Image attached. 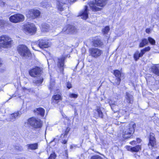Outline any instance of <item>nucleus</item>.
<instances>
[{
    "label": "nucleus",
    "mask_w": 159,
    "mask_h": 159,
    "mask_svg": "<svg viewBox=\"0 0 159 159\" xmlns=\"http://www.w3.org/2000/svg\"><path fill=\"white\" fill-rule=\"evenodd\" d=\"M2 64L1 61V59H0V67H2Z\"/></svg>",
    "instance_id": "nucleus-52"
},
{
    "label": "nucleus",
    "mask_w": 159,
    "mask_h": 159,
    "mask_svg": "<svg viewBox=\"0 0 159 159\" xmlns=\"http://www.w3.org/2000/svg\"><path fill=\"white\" fill-rule=\"evenodd\" d=\"M16 149H18V150H19V148H17V147H16Z\"/></svg>",
    "instance_id": "nucleus-56"
},
{
    "label": "nucleus",
    "mask_w": 159,
    "mask_h": 159,
    "mask_svg": "<svg viewBox=\"0 0 159 159\" xmlns=\"http://www.w3.org/2000/svg\"><path fill=\"white\" fill-rule=\"evenodd\" d=\"M121 81V79L120 78H116L115 82L114 83L112 82L113 85H118L120 84Z\"/></svg>",
    "instance_id": "nucleus-35"
},
{
    "label": "nucleus",
    "mask_w": 159,
    "mask_h": 159,
    "mask_svg": "<svg viewBox=\"0 0 159 159\" xmlns=\"http://www.w3.org/2000/svg\"><path fill=\"white\" fill-rule=\"evenodd\" d=\"M73 148V145H71L70 147V149H72Z\"/></svg>",
    "instance_id": "nucleus-53"
},
{
    "label": "nucleus",
    "mask_w": 159,
    "mask_h": 159,
    "mask_svg": "<svg viewBox=\"0 0 159 159\" xmlns=\"http://www.w3.org/2000/svg\"><path fill=\"white\" fill-rule=\"evenodd\" d=\"M146 52L145 51L144 49H142L140 51V52H139L140 56H141L142 57Z\"/></svg>",
    "instance_id": "nucleus-42"
},
{
    "label": "nucleus",
    "mask_w": 159,
    "mask_h": 159,
    "mask_svg": "<svg viewBox=\"0 0 159 159\" xmlns=\"http://www.w3.org/2000/svg\"><path fill=\"white\" fill-rule=\"evenodd\" d=\"M24 17L20 14H16L11 16L9 18L10 20L12 22L17 23L24 20Z\"/></svg>",
    "instance_id": "nucleus-10"
},
{
    "label": "nucleus",
    "mask_w": 159,
    "mask_h": 159,
    "mask_svg": "<svg viewBox=\"0 0 159 159\" xmlns=\"http://www.w3.org/2000/svg\"><path fill=\"white\" fill-rule=\"evenodd\" d=\"M102 108L99 107H97L96 109H95V114L94 115V117L96 118H98L100 117L101 118H103V114L102 111Z\"/></svg>",
    "instance_id": "nucleus-15"
},
{
    "label": "nucleus",
    "mask_w": 159,
    "mask_h": 159,
    "mask_svg": "<svg viewBox=\"0 0 159 159\" xmlns=\"http://www.w3.org/2000/svg\"><path fill=\"white\" fill-rule=\"evenodd\" d=\"M88 7L86 6L85 7L84 10L80 12L79 16H80L81 18L84 20L86 19L88 17Z\"/></svg>",
    "instance_id": "nucleus-13"
},
{
    "label": "nucleus",
    "mask_w": 159,
    "mask_h": 159,
    "mask_svg": "<svg viewBox=\"0 0 159 159\" xmlns=\"http://www.w3.org/2000/svg\"><path fill=\"white\" fill-rule=\"evenodd\" d=\"M136 125L133 122L129 124H124L122 126L121 130L122 131V136L124 139H128L130 138L134 131V128Z\"/></svg>",
    "instance_id": "nucleus-1"
},
{
    "label": "nucleus",
    "mask_w": 159,
    "mask_h": 159,
    "mask_svg": "<svg viewBox=\"0 0 159 159\" xmlns=\"http://www.w3.org/2000/svg\"><path fill=\"white\" fill-rule=\"evenodd\" d=\"M70 130V128L69 127H67L65 132V133L64 134V136H66V134H68V133L69 132V131Z\"/></svg>",
    "instance_id": "nucleus-44"
},
{
    "label": "nucleus",
    "mask_w": 159,
    "mask_h": 159,
    "mask_svg": "<svg viewBox=\"0 0 159 159\" xmlns=\"http://www.w3.org/2000/svg\"><path fill=\"white\" fill-rule=\"evenodd\" d=\"M156 141L155 135L153 133H150L149 137V143L148 145L149 148H152L156 145Z\"/></svg>",
    "instance_id": "nucleus-11"
},
{
    "label": "nucleus",
    "mask_w": 159,
    "mask_h": 159,
    "mask_svg": "<svg viewBox=\"0 0 159 159\" xmlns=\"http://www.w3.org/2000/svg\"><path fill=\"white\" fill-rule=\"evenodd\" d=\"M17 159H25L24 158H18Z\"/></svg>",
    "instance_id": "nucleus-54"
},
{
    "label": "nucleus",
    "mask_w": 159,
    "mask_h": 159,
    "mask_svg": "<svg viewBox=\"0 0 159 159\" xmlns=\"http://www.w3.org/2000/svg\"><path fill=\"white\" fill-rule=\"evenodd\" d=\"M52 28V26L51 25L48 24H45L43 26L42 30L44 32H47L51 30Z\"/></svg>",
    "instance_id": "nucleus-24"
},
{
    "label": "nucleus",
    "mask_w": 159,
    "mask_h": 159,
    "mask_svg": "<svg viewBox=\"0 0 159 159\" xmlns=\"http://www.w3.org/2000/svg\"><path fill=\"white\" fill-rule=\"evenodd\" d=\"M56 156L55 153L54 152H53L50 155L48 159H55Z\"/></svg>",
    "instance_id": "nucleus-39"
},
{
    "label": "nucleus",
    "mask_w": 159,
    "mask_h": 159,
    "mask_svg": "<svg viewBox=\"0 0 159 159\" xmlns=\"http://www.w3.org/2000/svg\"><path fill=\"white\" fill-rule=\"evenodd\" d=\"M34 112L37 113L38 115L43 117L44 115L45 110L43 108L39 107L36 109V110H35Z\"/></svg>",
    "instance_id": "nucleus-23"
},
{
    "label": "nucleus",
    "mask_w": 159,
    "mask_h": 159,
    "mask_svg": "<svg viewBox=\"0 0 159 159\" xmlns=\"http://www.w3.org/2000/svg\"><path fill=\"white\" fill-rule=\"evenodd\" d=\"M148 44V40L146 39H142L141 42L140 43L139 47V48H143Z\"/></svg>",
    "instance_id": "nucleus-28"
},
{
    "label": "nucleus",
    "mask_w": 159,
    "mask_h": 159,
    "mask_svg": "<svg viewBox=\"0 0 159 159\" xmlns=\"http://www.w3.org/2000/svg\"><path fill=\"white\" fill-rule=\"evenodd\" d=\"M28 123L35 128H40L42 125V122L40 119L34 117L29 119L28 120Z\"/></svg>",
    "instance_id": "nucleus-6"
},
{
    "label": "nucleus",
    "mask_w": 159,
    "mask_h": 159,
    "mask_svg": "<svg viewBox=\"0 0 159 159\" xmlns=\"http://www.w3.org/2000/svg\"><path fill=\"white\" fill-rule=\"evenodd\" d=\"M151 30L150 29L148 28L146 30V32L147 33H149L151 31Z\"/></svg>",
    "instance_id": "nucleus-49"
},
{
    "label": "nucleus",
    "mask_w": 159,
    "mask_h": 159,
    "mask_svg": "<svg viewBox=\"0 0 159 159\" xmlns=\"http://www.w3.org/2000/svg\"><path fill=\"white\" fill-rule=\"evenodd\" d=\"M109 104L110 105L111 107L112 108V107H113V105H116L117 104V103L116 102H113L111 101L109 102Z\"/></svg>",
    "instance_id": "nucleus-41"
},
{
    "label": "nucleus",
    "mask_w": 159,
    "mask_h": 159,
    "mask_svg": "<svg viewBox=\"0 0 159 159\" xmlns=\"http://www.w3.org/2000/svg\"><path fill=\"white\" fill-rule=\"evenodd\" d=\"M114 74L116 78H120L121 76L120 72L117 70L114 71Z\"/></svg>",
    "instance_id": "nucleus-32"
},
{
    "label": "nucleus",
    "mask_w": 159,
    "mask_h": 159,
    "mask_svg": "<svg viewBox=\"0 0 159 159\" xmlns=\"http://www.w3.org/2000/svg\"><path fill=\"white\" fill-rule=\"evenodd\" d=\"M24 30L26 33L33 34L36 33V29L34 24L28 23L24 25Z\"/></svg>",
    "instance_id": "nucleus-5"
},
{
    "label": "nucleus",
    "mask_w": 159,
    "mask_h": 159,
    "mask_svg": "<svg viewBox=\"0 0 159 159\" xmlns=\"http://www.w3.org/2000/svg\"><path fill=\"white\" fill-rule=\"evenodd\" d=\"M39 42L38 46L41 49H43L44 48H47L49 46L48 42L46 40L40 39L39 40Z\"/></svg>",
    "instance_id": "nucleus-14"
},
{
    "label": "nucleus",
    "mask_w": 159,
    "mask_h": 159,
    "mask_svg": "<svg viewBox=\"0 0 159 159\" xmlns=\"http://www.w3.org/2000/svg\"><path fill=\"white\" fill-rule=\"evenodd\" d=\"M21 112L20 111H18L16 112H15L11 114L10 116V121H13L15 119L20 116L21 114Z\"/></svg>",
    "instance_id": "nucleus-21"
},
{
    "label": "nucleus",
    "mask_w": 159,
    "mask_h": 159,
    "mask_svg": "<svg viewBox=\"0 0 159 159\" xmlns=\"http://www.w3.org/2000/svg\"><path fill=\"white\" fill-rule=\"evenodd\" d=\"M110 30V28L108 26H106L102 30V33L104 35L107 34Z\"/></svg>",
    "instance_id": "nucleus-31"
},
{
    "label": "nucleus",
    "mask_w": 159,
    "mask_h": 159,
    "mask_svg": "<svg viewBox=\"0 0 159 159\" xmlns=\"http://www.w3.org/2000/svg\"><path fill=\"white\" fill-rule=\"evenodd\" d=\"M89 52L90 56L96 58L99 57L103 52L102 50L95 48H89Z\"/></svg>",
    "instance_id": "nucleus-7"
},
{
    "label": "nucleus",
    "mask_w": 159,
    "mask_h": 159,
    "mask_svg": "<svg viewBox=\"0 0 159 159\" xmlns=\"http://www.w3.org/2000/svg\"><path fill=\"white\" fill-rule=\"evenodd\" d=\"M17 51L19 54L22 57L26 58L30 57L31 53L27 47L25 45H20L17 48Z\"/></svg>",
    "instance_id": "nucleus-4"
},
{
    "label": "nucleus",
    "mask_w": 159,
    "mask_h": 159,
    "mask_svg": "<svg viewBox=\"0 0 159 159\" xmlns=\"http://www.w3.org/2000/svg\"><path fill=\"white\" fill-rule=\"evenodd\" d=\"M26 147L28 151H34L38 149V143L29 144L26 145Z\"/></svg>",
    "instance_id": "nucleus-16"
},
{
    "label": "nucleus",
    "mask_w": 159,
    "mask_h": 159,
    "mask_svg": "<svg viewBox=\"0 0 159 159\" xmlns=\"http://www.w3.org/2000/svg\"><path fill=\"white\" fill-rule=\"evenodd\" d=\"M66 87L68 89L71 88L72 86L71 83L69 82H67L66 83Z\"/></svg>",
    "instance_id": "nucleus-43"
},
{
    "label": "nucleus",
    "mask_w": 159,
    "mask_h": 159,
    "mask_svg": "<svg viewBox=\"0 0 159 159\" xmlns=\"http://www.w3.org/2000/svg\"><path fill=\"white\" fill-rule=\"evenodd\" d=\"M157 159H159V157H158L157 158Z\"/></svg>",
    "instance_id": "nucleus-58"
},
{
    "label": "nucleus",
    "mask_w": 159,
    "mask_h": 159,
    "mask_svg": "<svg viewBox=\"0 0 159 159\" xmlns=\"http://www.w3.org/2000/svg\"><path fill=\"white\" fill-rule=\"evenodd\" d=\"M13 96H12V97H11V98L9 99H11V98H12V97H13Z\"/></svg>",
    "instance_id": "nucleus-57"
},
{
    "label": "nucleus",
    "mask_w": 159,
    "mask_h": 159,
    "mask_svg": "<svg viewBox=\"0 0 159 159\" xmlns=\"http://www.w3.org/2000/svg\"><path fill=\"white\" fill-rule=\"evenodd\" d=\"M151 70L153 73L159 76V66H153L151 68Z\"/></svg>",
    "instance_id": "nucleus-22"
},
{
    "label": "nucleus",
    "mask_w": 159,
    "mask_h": 159,
    "mask_svg": "<svg viewBox=\"0 0 159 159\" xmlns=\"http://www.w3.org/2000/svg\"><path fill=\"white\" fill-rule=\"evenodd\" d=\"M43 81V78L42 77L36 78L33 80V83L37 85H39L41 84Z\"/></svg>",
    "instance_id": "nucleus-26"
},
{
    "label": "nucleus",
    "mask_w": 159,
    "mask_h": 159,
    "mask_svg": "<svg viewBox=\"0 0 159 159\" xmlns=\"http://www.w3.org/2000/svg\"><path fill=\"white\" fill-rule=\"evenodd\" d=\"M3 70H4V69H3Z\"/></svg>",
    "instance_id": "nucleus-59"
},
{
    "label": "nucleus",
    "mask_w": 159,
    "mask_h": 159,
    "mask_svg": "<svg viewBox=\"0 0 159 159\" xmlns=\"http://www.w3.org/2000/svg\"><path fill=\"white\" fill-rule=\"evenodd\" d=\"M41 71V69L39 67H36L30 70L29 71V74L31 76L35 77L40 74Z\"/></svg>",
    "instance_id": "nucleus-12"
},
{
    "label": "nucleus",
    "mask_w": 159,
    "mask_h": 159,
    "mask_svg": "<svg viewBox=\"0 0 159 159\" xmlns=\"http://www.w3.org/2000/svg\"><path fill=\"white\" fill-rule=\"evenodd\" d=\"M32 48H33V49H34V50H37L35 49L34 47H32Z\"/></svg>",
    "instance_id": "nucleus-55"
},
{
    "label": "nucleus",
    "mask_w": 159,
    "mask_h": 159,
    "mask_svg": "<svg viewBox=\"0 0 159 159\" xmlns=\"http://www.w3.org/2000/svg\"><path fill=\"white\" fill-rule=\"evenodd\" d=\"M57 2V7L58 9L61 11H63L64 10V8L63 7V4H61V3L62 4H64L62 3V2H64V0H56Z\"/></svg>",
    "instance_id": "nucleus-25"
},
{
    "label": "nucleus",
    "mask_w": 159,
    "mask_h": 159,
    "mask_svg": "<svg viewBox=\"0 0 159 159\" xmlns=\"http://www.w3.org/2000/svg\"><path fill=\"white\" fill-rule=\"evenodd\" d=\"M148 42H149L152 45H154L155 44V41L152 38L150 37H148Z\"/></svg>",
    "instance_id": "nucleus-34"
},
{
    "label": "nucleus",
    "mask_w": 159,
    "mask_h": 159,
    "mask_svg": "<svg viewBox=\"0 0 159 159\" xmlns=\"http://www.w3.org/2000/svg\"><path fill=\"white\" fill-rule=\"evenodd\" d=\"M140 57H141L140 55L139 51H137L136 52L134 55V57L135 60L137 61Z\"/></svg>",
    "instance_id": "nucleus-30"
},
{
    "label": "nucleus",
    "mask_w": 159,
    "mask_h": 159,
    "mask_svg": "<svg viewBox=\"0 0 159 159\" xmlns=\"http://www.w3.org/2000/svg\"><path fill=\"white\" fill-rule=\"evenodd\" d=\"M76 0H67L66 1H64L62 2V3L66 4L68 3H71V2H74L76 1Z\"/></svg>",
    "instance_id": "nucleus-40"
},
{
    "label": "nucleus",
    "mask_w": 159,
    "mask_h": 159,
    "mask_svg": "<svg viewBox=\"0 0 159 159\" xmlns=\"http://www.w3.org/2000/svg\"><path fill=\"white\" fill-rule=\"evenodd\" d=\"M125 99L127 102L129 103L132 104L133 102V96L128 92L125 93Z\"/></svg>",
    "instance_id": "nucleus-17"
},
{
    "label": "nucleus",
    "mask_w": 159,
    "mask_h": 159,
    "mask_svg": "<svg viewBox=\"0 0 159 159\" xmlns=\"http://www.w3.org/2000/svg\"><path fill=\"white\" fill-rule=\"evenodd\" d=\"M136 141H133L130 143L131 144L133 145L135 143Z\"/></svg>",
    "instance_id": "nucleus-50"
},
{
    "label": "nucleus",
    "mask_w": 159,
    "mask_h": 159,
    "mask_svg": "<svg viewBox=\"0 0 159 159\" xmlns=\"http://www.w3.org/2000/svg\"><path fill=\"white\" fill-rule=\"evenodd\" d=\"M55 85V82L54 80L52 79L50 80V87L49 89L51 90L52 89V87L53 86Z\"/></svg>",
    "instance_id": "nucleus-37"
},
{
    "label": "nucleus",
    "mask_w": 159,
    "mask_h": 159,
    "mask_svg": "<svg viewBox=\"0 0 159 159\" xmlns=\"http://www.w3.org/2000/svg\"><path fill=\"white\" fill-rule=\"evenodd\" d=\"M69 97L70 98H76L78 97V94L75 93H70L69 95Z\"/></svg>",
    "instance_id": "nucleus-36"
},
{
    "label": "nucleus",
    "mask_w": 159,
    "mask_h": 159,
    "mask_svg": "<svg viewBox=\"0 0 159 159\" xmlns=\"http://www.w3.org/2000/svg\"><path fill=\"white\" fill-rule=\"evenodd\" d=\"M69 27H70L69 30L70 34H73L77 32V29L74 26L69 25Z\"/></svg>",
    "instance_id": "nucleus-29"
},
{
    "label": "nucleus",
    "mask_w": 159,
    "mask_h": 159,
    "mask_svg": "<svg viewBox=\"0 0 159 159\" xmlns=\"http://www.w3.org/2000/svg\"><path fill=\"white\" fill-rule=\"evenodd\" d=\"M12 41L11 39L7 35H2L0 37V46L2 48L11 47Z\"/></svg>",
    "instance_id": "nucleus-2"
},
{
    "label": "nucleus",
    "mask_w": 159,
    "mask_h": 159,
    "mask_svg": "<svg viewBox=\"0 0 159 159\" xmlns=\"http://www.w3.org/2000/svg\"><path fill=\"white\" fill-rule=\"evenodd\" d=\"M91 159H103V158L99 155H95L92 157Z\"/></svg>",
    "instance_id": "nucleus-38"
},
{
    "label": "nucleus",
    "mask_w": 159,
    "mask_h": 159,
    "mask_svg": "<svg viewBox=\"0 0 159 159\" xmlns=\"http://www.w3.org/2000/svg\"><path fill=\"white\" fill-rule=\"evenodd\" d=\"M146 79L148 85L152 86L153 88L159 89V81L156 80L152 76H148Z\"/></svg>",
    "instance_id": "nucleus-8"
},
{
    "label": "nucleus",
    "mask_w": 159,
    "mask_h": 159,
    "mask_svg": "<svg viewBox=\"0 0 159 159\" xmlns=\"http://www.w3.org/2000/svg\"><path fill=\"white\" fill-rule=\"evenodd\" d=\"M57 66L60 68L61 71L63 72L64 70L63 66L64 65V58L63 57L58 58Z\"/></svg>",
    "instance_id": "nucleus-18"
},
{
    "label": "nucleus",
    "mask_w": 159,
    "mask_h": 159,
    "mask_svg": "<svg viewBox=\"0 0 159 159\" xmlns=\"http://www.w3.org/2000/svg\"><path fill=\"white\" fill-rule=\"evenodd\" d=\"M107 0H95V4L93 2H90L89 5L92 10L94 11H100L101 8L97 7L96 5L100 7H103L106 3Z\"/></svg>",
    "instance_id": "nucleus-3"
},
{
    "label": "nucleus",
    "mask_w": 159,
    "mask_h": 159,
    "mask_svg": "<svg viewBox=\"0 0 159 159\" xmlns=\"http://www.w3.org/2000/svg\"><path fill=\"white\" fill-rule=\"evenodd\" d=\"M40 11L37 9H30L27 12L26 15L27 17L34 19L39 16Z\"/></svg>",
    "instance_id": "nucleus-9"
},
{
    "label": "nucleus",
    "mask_w": 159,
    "mask_h": 159,
    "mask_svg": "<svg viewBox=\"0 0 159 159\" xmlns=\"http://www.w3.org/2000/svg\"><path fill=\"white\" fill-rule=\"evenodd\" d=\"M137 143H140L141 142V140L139 138H137Z\"/></svg>",
    "instance_id": "nucleus-51"
},
{
    "label": "nucleus",
    "mask_w": 159,
    "mask_h": 159,
    "mask_svg": "<svg viewBox=\"0 0 159 159\" xmlns=\"http://www.w3.org/2000/svg\"><path fill=\"white\" fill-rule=\"evenodd\" d=\"M5 3L2 1H0V5L1 6H4L5 5Z\"/></svg>",
    "instance_id": "nucleus-48"
},
{
    "label": "nucleus",
    "mask_w": 159,
    "mask_h": 159,
    "mask_svg": "<svg viewBox=\"0 0 159 159\" xmlns=\"http://www.w3.org/2000/svg\"><path fill=\"white\" fill-rule=\"evenodd\" d=\"M53 99L52 102L53 104H57L59 102L58 100H61L62 99V97L59 94L54 95L52 97Z\"/></svg>",
    "instance_id": "nucleus-19"
},
{
    "label": "nucleus",
    "mask_w": 159,
    "mask_h": 159,
    "mask_svg": "<svg viewBox=\"0 0 159 159\" xmlns=\"http://www.w3.org/2000/svg\"><path fill=\"white\" fill-rule=\"evenodd\" d=\"M93 45L95 47H100L103 45V43L99 38H95L93 41Z\"/></svg>",
    "instance_id": "nucleus-20"
},
{
    "label": "nucleus",
    "mask_w": 159,
    "mask_h": 159,
    "mask_svg": "<svg viewBox=\"0 0 159 159\" xmlns=\"http://www.w3.org/2000/svg\"><path fill=\"white\" fill-rule=\"evenodd\" d=\"M69 25H67L65 26L63 29L62 31V32L65 34H70L69 29Z\"/></svg>",
    "instance_id": "nucleus-27"
},
{
    "label": "nucleus",
    "mask_w": 159,
    "mask_h": 159,
    "mask_svg": "<svg viewBox=\"0 0 159 159\" xmlns=\"http://www.w3.org/2000/svg\"><path fill=\"white\" fill-rule=\"evenodd\" d=\"M143 49L146 52L149 51L150 50V48L148 46L147 47H145V48H143Z\"/></svg>",
    "instance_id": "nucleus-45"
},
{
    "label": "nucleus",
    "mask_w": 159,
    "mask_h": 159,
    "mask_svg": "<svg viewBox=\"0 0 159 159\" xmlns=\"http://www.w3.org/2000/svg\"><path fill=\"white\" fill-rule=\"evenodd\" d=\"M125 148L128 151L131 152L132 148L130 146H125Z\"/></svg>",
    "instance_id": "nucleus-46"
},
{
    "label": "nucleus",
    "mask_w": 159,
    "mask_h": 159,
    "mask_svg": "<svg viewBox=\"0 0 159 159\" xmlns=\"http://www.w3.org/2000/svg\"><path fill=\"white\" fill-rule=\"evenodd\" d=\"M141 148V147L139 145L136 146L135 147L132 148V152H137L139 151Z\"/></svg>",
    "instance_id": "nucleus-33"
},
{
    "label": "nucleus",
    "mask_w": 159,
    "mask_h": 159,
    "mask_svg": "<svg viewBox=\"0 0 159 159\" xmlns=\"http://www.w3.org/2000/svg\"><path fill=\"white\" fill-rule=\"evenodd\" d=\"M67 139H65L64 140H62L61 143L63 144H65L67 143Z\"/></svg>",
    "instance_id": "nucleus-47"
}]
</instances>
